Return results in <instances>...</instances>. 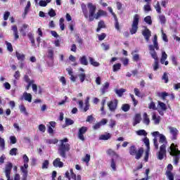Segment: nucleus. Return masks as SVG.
<instances>
[{"mask_svg": "<svg viewBox=\"0 0 180 180\" xmlns=\"http://www.w3.org/2000/svg\"><path fill=\"white\" fill-rule=\"evenodd\" d=\"M50 164V162L48 160H44L42 162L41 168L43 169H47L49 168V165Z\"/></svg>", "mask_w": 180, "mask_h": 180, "instance_id": "nucleus-35", "label": "nucleus"}, {"mask_svg": "<svg viewBox=\"0 0 180 180\" xmlns=\"http://www.w3.org/2000/svg\"><path fill=\"white\" fill-rule=\"evenodd\" d=\"M90 160H91V155L88 154H86L84 158H82V161H83V162H86V165H88Z\"/></svg>", "mask_w": 180, "mask_h": 180, "instance_id": "nucleus-33", "label": "nucleus"}, {"mask_svg": "<svg viewBox=\"0 0 180 180\" xmlns=\"http://www.w3.org/2000/svg\"><path fill=\"white\" fill-rule=\"evenodd\" d=\"M122 110L123 112H129V110H130V105H129V104H123L122 106Z\"/></svg>", "mask_w": 180, "mask_h": 180, "instance_id": "nucleus-42", "label": "nucleus"}, {"mask_svg": "<svg viewBox=\"0 0 180 180\" xmlns=\"http://www.w3.org/2000/svg\"><path fill=\"white\" fill-rule=\"evenodd\" d=\"M53 165L56 168H63V167H64V163L61 162V159L58 158L53 160Z\"/></svg>", "mask_w": 180, "mask_h": 180, "instance_id": "nucleus-12", "label": "nucleus"}, {"mask_svg": "<svg viewBox=\"0 0 180 180\" xmlns=\"http://www.w3.org/2000/svg\"><path fill=\"white\" fill-rule=\"evenodd\" d=\"M170 134L172 136L173 140H176V136H178V129L173 127H168Z\"/></svg>", "mask_w": 180, "mask_h": 180, "instance_id": "nucleus-11", "label": "nucleus"}, {"mask_svg": "<svg viewBox=\"0 0 180 180\" xmlns=\"http://www.w3.org/2000/svg\"><path fill=\"white\" fill-rule=\"evenodd\" d=\"M152 120L154 121L155 124H160V122L161 120L160 116L155 115V112L152 113Z\"/></svg>", "mask_w": 180, "mask_h": 180, "instance_id": "nucleus-18", "label": "nucleus"}, {"mask_svg": "<svg viewBox=\"0 0 180 180\" xmlns=\"http://www.w3.org/2000/svg\"><path fill=\"white\" fill-rule=\"evenodd\" d=\"M110 167L112 171H116V161L114 158L111 159Z\"/></svg>", "mask_w": 180, "mask_h": 180, "instance_id": "nucleus-39", "label": "nucleus"}, {"mask_svg": "<svg viewBox=\"0 0 180 180\" xmlns=\"http://www.w3.org/2000/svg\"><path fill=\"white\" fill-rule=\"evenodd\" d=\"M27 168H29L28 164H24L23 166H21L20 169L21 172H22V175H27Z\"/></svg>", "mask_w": 180, "mask_h": 180, "instance_id": "nucleus-22", "label": "nucleus"}, {"mask_svg": "<svg viewBox=\"0 0 180 180\" xmlns=\"http://www.w3.org/2000/svg\"><path fill=\"white\" fill-rule=\"evenodd\" d=\"M22 98L30 103L32 99V94L30 93L24 92L22 94Z\"/></svg>", "mask_w": 180, "mask_h": 180, "instance_id": "nucleus-16", "label": "nucleus"}, {"mask_svg": "<svg viewBox=\"0 0 180 180\" xmlns=\"http://www.w3.org/2000/svg\"><path fill=\"white\" fill-rule=\"evenodd\" d=\"M87 8L89 9V13L88 10H86V6L84 4L82 5V9L84 17L86 19L89 18V22H93L94 19H98L101 16H105L106 15V11L102 10L98 11L95 14V12H96V6L92 5V3H89Z\"/></svg>", "mask_w": 180, "mask_h": 180, "instance_id": "nucleus-1", "label": "nucleus"}, {"mask_svg": "<svg viewBox=\"0 0 180 180\" xmlns=\"http://www.w3.org/2000/svg\"><path fill=\"white\" fill-rule=\"evenodd\" d=\"M143 153H144V149L143 148H139L138 151H136V153L135 154L136 160H140Z\"/></svg>", "mask_w": 180, "mask_h": 180, "instance_id": "nucleus-19", "label": "nucleus"}, {"mask_svg": "<svg viewBox=\"0 0 180 180\" xmlns=\"http://www.w3.org/2000/svg\"><path fill=\"white\" fill-rule=\"evenodd\" d=\"M115 27L117 30H120V25L119 24V21H117V18L116 17H115Z\"/></svg>", "mask_w": 180, "mask_h": 180, "instance_id": "nucleus-57", "label": "nucleus"}, {"mask_svg": "<svg viewBox=\"0 0 180 180\" xmlns=\"http://www.w3.org/2000/svg\"><path fill=\"white\" fill-rule=\"evenodd\" d=\"M143 143L146 144L147 150L146 151V155H149L150 154V139L145 138L143 139Z\"/></svg>", "mask_w": 180, "mask_h": 180, "instance_id": "nucleus-17", "label": "nucleus"}, {"mask_svg": "<svg viewBox=\"0 0 180 180\" xmlns=\"http://www.w3.org/2000/svg\"><path fill=\"white\" fill-rule=\"evenodd\" d=\"M19 109L20 113H23V115H25V116H29V112H27L26 107H25L23 105H20Z\"/></svg>", "mask_w": 180, "mask_h": 180, "instance_id": "nucleus-25", "label": "nucleus"}, {"mask_svg": "<svg viewBox=\"0 0 180 180\" xmlns=\"http://www.w3.org/2000/svg\"><path fill=\"white\" fill-rule=\"evenodd\" d=\"M10 141L11 144H16L18 140L16 139V136H10Z\"/></svg>", "mask_w": 180, "mask_h": 180, "instance_id": "nucleus-51", "label": "nucleus"}, {"mask_svg": "<svg viewBox=\"0 0 180 180\" xmlns=\"http://www.w3.org/2000/svg\"><path fill=\"white\" fill-rule=\"evenodd\" d=\"M110 139V134H105L100 136V140H109Z\"/></svg>", "mask_w": 180, "mask_h": 180, "instance_id": "nucleus-38", "label": "nucleus"}, {"mask_svg": "<svg viewBox=\"0 0 180 180\" xmlns=\"http://www.w3.org/2000/svg\"><path fill=\"white\" fill-rule=\"evenodd\" d=\"M169 153L170 155H172V157H174V162L175 165H178V162H179L180 158V150L176 148V146H175L174 143L171 144Z\"/></svg>", "mask_w": 180, "mask_h": 180, "instance_id": "nucleus-5", "label": "nucleus"}, {"mask_svg": "<svg viewBox=\"0 0 180 180\" xmlns=\"http://www.w3.org/2000/svg\"><path fill=\"white\" fill-rule=\"evenodd\" d=\"M13 167V165H12L11 162H8L5 166L4 173L6 175V178H7V180H11V172Z\"/></svg>", "mask_w": 180, "mask_h": 180, "instance_id": "nucleus-7", "label": "nucleus"}, {"mask_svg": "<svg viewBox=\"0 0 180 180\" xmlns=\"http://www.w3.org/2000/svg\"><path fill=\"white\" fill-rule=\"evenodd\" d=\"M167 58H168V55H167V53H165V51H162V57L160 59L161 64H164V63H165V60H167Z\"/></svg>", "mask_w": 180, "mask_h": 180, "instance_id": "nucleus-27", "label": "nucleus"}, {"mask_svg": "<svg viewBox=\"0 0 180 180\" xmlns=\"http://www.w3.org/2000/svg\"><path fill=\"white\" fill-rule=\"evenodd\" d=\"M54 56V51L53 49L48 50V57L49 58H53Z\"/></svg>", "mask_w": 180, "mask_h": 180, "instance_id": "nucleus-52", "label": "nucleus"}, {"mask_svg": "<svg viewBox=\"0 0 180 180\" xmlns=\"http://www.w3.org/2000/svg\"><path fill=\"white\" fill-rule=\"evenodd\" d=\"M79 62L82 65H88V59L86 58V56L80 57Z\"/></svg>", "mask_w": 180, "mask_h": 180, "instance_id": "nucleus-23", "label": "nucleus"}, {"mask_svg": "<svg viewBox=\"0 0 180 180\" xmlns=\"http://www.w3.org/2000/svg\"><path fill=\"white\" fill-rule=\"evenodd\" d=\"M115 126H116V120L111 119L109 122V127H110V129H113Z\"/></svg>", "mask_w": 180, "mask_h": 180, "instance_id": "nucleus-50", "label": "nucleus"}, {"mask_svg": "<svg viewBox=\"0 0 180 180\" xmlns=\"http://www.w3.org/2000/svg\"><path fill=\"white\" fill-rule=\"evenodd\" d=\"M120 68H122V64L121 63H116V64L112 65L113 72H117V71H120Z\"/></svg>", "mask_w": 180, "mask_h": 180, "instance_id": "nucleus-26", "label": "nucleus"}, {"mask_svg": "<svg viewBox=\"0 0 180 180\" xmlns=\"http://www.w3.org/2000/svg\"><path fill=\"white\" fill-rule=\"evenodd\" d=\"M143 123L144 124H146L147 126H148L150 124V118L148 117V115H147V112H144L143 115Z\"/></svg>", "mask_w": 180, "mask_h": 180, "instance_id": "nucleus-21", "label": "nucleus"}, {"mask_svg": "<svg viewBox=\"0 0 180 180\" xmlns=\"http://www.w3.org/2000/svg\"><path fill=\"white\" fill-rule=\"evenodd\" d=\"M15 54L18 60H20V61H23V60H25V55H23L22 53L16 52Z\"/></svg>", "mask_w": 180, "mask_h": 180, "instance_id": "nucleus-40", "label": "nucleus"}, {"mask_svg": "<svg viewBox=\"0 0 180 180\" xmlns=\"http://www.w3.org/2000/svg\"><path fill=\"white\" fill-rule=\"evenodd\" d=\"M6 44L7 46V50H8V51H13V48L12 47V44L6 41Z\"/></svg>", "mask_w": 180, "mask_h": 180, "instance_id": "nucleus-54", "label": "nucleus"}, {"mask_svg": "<svg viewBox=\"0 0 180 180\" xmlns=\"http://www.w3.org/2000/svg\"><path fill=\"white\" fill-rule=\"evenodd\" d=\"M39 131L44 133V131H46V126L44 124H39Z\"/></svg>", "mask_w": 180, "mask_h": 180, "instance_id": "nucleus-55", "label": "nucleus"}, {"mask_svg": "<svg viewBox=\"0 0 180 180\" xmlns=\"http://www.w3.org/2000/svg\"><path fill=\"white\" fill-rule=\"evenodd\" d=\"M79 106L80 109H83L84 112H86L87 110H89V105H85V107L84 106V102L82 101H79Z\"/></svg>", "mask_w": 180, "mask_h": 180, "instance_id": "nucleus-24", "label": "nucleus"}, {"mask_svg": "<svg viewBox=\"0 0 180 180\" xmlns=\"http://www.w3.org/2000/svg\"><path fill=\"white\" fill-rule=\"evenodd\" d=\"M136 134L138 136H147V132H146V130L144 129H140L136 131Z\"/></svg>", "mask_w": 180, "mask_h": 180, "instance_id": "nucleus-43", "label": "nucleus"}, {"mask_svg": "<svg viewBox=\"0 0 180 180\" xmlns=\"http://www.w3.org/2000/svg\"><path fill=\"white\" fill-rule=\"evenodd\" d=\"M149 109H152L153 110H157V107L155 106V103L154 102H150L148 104V107Z\"/></svg>", "mask_w": 180, "mask_h": 180, "instance_id": "nucleus-45", "label": "nucleus"}, {"mask_svg": "<svg viewBox=\"0 0 180 180\" xmlns=\"http://www.w3.org/2000/svg\"><path fill=\"white\" fill-rule=\"evenodd\" d=\"M117 103H119V101H117V99H114L108 102L107 105L110 112H115V110L117 109Z\"/></svg>", "mask_w": 180, "mask_h": 180, "instance_id": "nucleus-9", "label": "nucleus"}, {"mask_svg": "<svg viewBox=\"0 0 180 180\" xmlns=\"http://www.w3.org/2000/svg\"><path fill=\"white\" fill-rule=\"evenodd\" d=\"M144 22L148 23V25H153V20H151V16L148 15L144 18Z\"/></svg>", "mask_w": 180, "mask_h": 180, "instance_id": "nucleus-41", "label": "nucleus"}, {"mask_svg": "<svg viewBox=\"0 0 180 180\" xmlns=\"http://www.w3.org/2000/svg\"><path fill=\"white\" fill-rule=\"evenodd\" d=\"M141 122V114H136L133 118V126H136L139 124Z\"/></svg>", "mask_w": 180, "mask_h": 180, "instance_id": "nucleus-15", "label": "nucleus"}, {"mask_svg": "<svg viewBox=\"0 0 180 180\" xmlns=\"http://www.w3.org/2000/svg\"><path fill=\"white\" fill-rule=\"evenodd\" d=\"M30 6H31L30 1H27V4L25 6V11H24V13H23L24 18H25L26 15H27V13L29 12V9H30Z\"/></svg>", "mask_w": 180, "mask_h": 180, "instance_id": "nucleus-31", "label": "nucleus"}, {"mask_svg": "<svg viewBox=\"0 0 180 180\" xmlns=\"http://www.w3.org/2000/svg\"><path fill=\"white\" fill-rule=\"evenodd\" d=\"M152 136H153V137H157V136H159V143L162 144L160 147V150L156 154L158 160L161 161L164 160V157L167 155V138L163 134H160L159 131L153 132Z\"/></svg>", "mask_w": 180, "mask_h": 180, "instance_id": "nucleus-2", "label": "nucleus"}, {"mask_svg": "<svg viewBox=\"0 0 180 180\" xmlns=\"http://www.w3.org/2000/svg\"><path fill=\"white\" fill-rule=\"evenodd\" d=\"M153 41V45H149L148 49L152 58L155 60V63L153 64V70L154 71H157V70L160 68V65L158 64V56H157V52H155V50L160 49V47L158 46V41H157V35L154 36Z\"/></svg>", "mask_w": 180, "mask_h": 180, "instance_id": "nucleus-3", "label": "nucleus"}, {"mask_svg": "<svg viewBox=\"0 0 180 180\" xmlns=\"http://www.w3.org/2000/svg\"><path fill=\"white\" fill-rule=\"evenodd\" d=\"M158 96L159 98H161L162 99H165V98H167V96H168V93L167 92H162V93H158Z\"/></svg>", "mask_w": 180, "mask_h": 180, "instance_id": "nucleus-46", "label": "nucleus"}, {"mask_svg": "<svg viewBox=\"0 0 180 180\" xmlns=\"http://www.w3.org/2000/svg\"><path fill=\"white\" fill-rule=\"evenodd\" d=\"M22 160H23L24 164H27V162H29V158L26 155H24L22 156Z\"/></svg>", "mask_w": 180, "mask_h": 180, "instance_id": "nucleus-62", "label": "nucleus"}, {"mask_svg": "<svg viewBox=\"0 0 180 180\" xmlns=\"http://www.w3.org/2000/svg\"><path fill=\"white\" fill-rule=\"evenodd\" d=\"M71 124H74V120H72L70 118H65V125L71 126Z\"/></svg>", "mask_w": 180, "mask_h": 180, "instance_id": "nucleus-47", "label": "nucleus"}, {"mask_svg": "<svg viewBox=\"0 0 180 180\" xmlns=\"http://www.w3.org/2000/svg\"><path fill=\"white\" fill-rule=\"evenodd\" d=\"M49 16H51V18H54V16H56V11L53 8H51L49 12Z\"/></svg>", "mask_w": 180, "mask_h": 180, "instance_id": "nucleus-60", "label": "nucleus"}, {"mask_svg": "<svg viewBox=\"0 0 180 180\" xmlns=\"http://www.w3.org/2000/svg\"><path fill=\"white\" fill-rule=\"evenodd\" d=\"M162 79L163 81H165V84H168V81H169V79H168V73L167 72H165L162 77Z\"/></svg>", "mask_w": 180, "mask_h": 180, "instance_id": "nucleus-44", "label": "nucleus"}, {"mask_svg": "<svg viewBox=\"0 0 180 180\" xmlns=\"http://www.w3.org/2000/svg\"><path fill=\"white\" fill-rule=\"evenodd\" d=\"M86 131H88V127H82L81 128H79L77 136L78 139L81 140V141H85V136H84V134H85Z\"/></svg>", "mask_w": 180, "mask_h": 180, "instance_id": "nucleus-8", "label": "nucleus"}, {"mask_svg": "<svg viewBox=\"0 0 180 180\" xmlns=\"http://www.w3.org/2000/svg\"><path fill=\"white\" fill-rule=\"evenodd\" d=\"M0 148H1V150L5 149V139L1 138V136H0Z\"/></svg>", "mask_w": 180, "mask_h": 180, "instance_id": "nucleus-48", "label": "nucleus"}, {"mask_svg": "<svg viewBox=\"0 0 180 180\" xmlns=\"http://www.w3.org/2000/svg\"><path fill=\"white\" fill-rule=\"evenodd\" d=\"M121 61L123 63V65H124L125 67L129 65V58H124L121 60Z\"/></svg>", "mask_w": 180, "mask_h": 180, "instance_id": "nucleus-53", "label": "nucleus"}, {"mask_svg": "<svg viewBox=\"0 0 180 180\" xmlns=\"http://www.w3.org/2000/svg\"><path fill=\"white\" fill-rule=\"evenodd\" d=\"M158 19L161 25H165V22H167V19L165 18V16L164 15H160L158 17Z\"/></svg>", "mask_w": 180, "mask_h": 180, "instance_id": "nucleus-37", "label": "nucleus"}, {"mask_svg": "<svg viewBox=\"0 0 180 180\" xmlns=\"http://www.w3.org/2000/svg\"><path fill=\"white\" fill-rule=\"evenodd\" d=\"M79 70L81 71L80 73L78 74L77 77H79V79L80 82H84L85 81V79L86 78V75H85V70L84 68H79Z\"/></svg>", "mask_w": 180, "mask_h": 180, "instance_id": "nucleus-13", "label": "nucleus"}, {"mask_svg": "<svg viewBox=\"0 0 180 180\" xmlns=\"http://www.w3.org/2000/svg\"><path fill=\"white\" fill-rule=\"evenodd\" d=\"M18 148H13L10 150V155H16Z\"/></svg>", "mask_w": 180, "mask_h": 180, "instance_id": "nucleus-58", "label": "nucleus"}, {"mask_svg": "<svg viewBox=\"0 0 180 180\" xmlns=\"http://www.w3.org/2000/svg\"><path fill=\"white\" fill-rule=\"evenodd\" d=\"M124 92H126V89H115V94H117L120 97L123 96V94H124Z\"/></svg>", "mask_w": 180, "mask_h": 180, "instance_id": "nucleus-29", "label": "nucleus"}, {"mask_svg": "<svg viewBox=\"0 0 180 180\" xmlns=\"http://www.w3.org/2000/svg\"><path fill=\"white\" fill-rule=\"evenodd\" d=\"M46 143L48 144H56V143H58V140H57L56 139H48V140H46Z\"/></svg>", "mask_w": 180, "mask_h": 180, "instance_id": "nucleus-49", "label": "nucleus"}, {"mask_svg": "<svg viewBox=\"0 0 180 180\" xmlns=\"http://www.w3.org/2000/svg\"><path fill=\"white\" fill-rule=\"evenodd\" d=\"M137 150H136V146H133L129 148L130 155H136Z\"/></svg>", "mask_w": 180, "mask_h": 180, "instance_id": "nucleus-36", "label": "nucleus"}, {"mask_svg": "<svg viewBox=\"0 0 180 180\" xmlns=\"http://www.w3.org/2000/svg\"><path fill=\"white\" fill-rule=\"evenodd\" d=\"M28 37L32 44H34V37L32 34V33L28 34Z\"/></svg>", "mask_w": 180, "mask_h": 180, "instance_id": "nucleus-59", "label": "nucleus"}, {"mask_svg": "<svg viewBox=\"0 0 180 180\" xmlns=\"http://www.w3.org/2000/svg\"><path fill=\"white\" fill-rule=\"evenodd\" d=\"M105 37H106V34L103 33V34L98 35V40H100V41L104 40Z\"/></svg>", "mask_w": 180, "mask_h": 180, "instance_id": "nucleus-64", "label": "nucleus"}, {"mask_svg": "<svg viewBox=\"0 0 180 180\" xmlns=\"http://www.w3.org/2000/svg\"><path fill=\"white\" fill-rule=\"evenodd\" d=\"M166 176L169 180H174V174L169 170L166 171Z\"/></svg>", "mask_w": 180, "mask_h": 180, "instance_id": "nucleus-34", "label": "nucleus"}, {"mask_svg": "<svg viewBox=\"0 0 180 180\" xmlns=\"http://www.w3.org/2000/svg\"><path fill=\"white\" fill-rule=\"evenodd\" d=\"M107 154L108 155H111V157H116V158H119V155L117 154L113 150L109 149L107 150Z\"/></svg>", "mask_w": 180, "mask_h": 180, "instance_id": "nucleus-28", "label": "nucleus"}, {"mask_svg": "<svg viewBox=\"0 0 180 180\" xmlns=\"http://www.w3.org/2000/svg\"><path fill=\"white\" fill-rule=\"evenodd\" d=\"M68 141V139L60 140V144L59 145L58 148V154L60 155V157H63V158H65L67 157L65 153H67V151H70V144L65 143Z\"/></svg>", "mask_w": 180, "mask_h": 180, "instance_id": "nucleus-4", "label": "nucleus"}, {"mask_svg": "<svg viewBox=\"0 0 180 180\" xmlns=\"http://www.w3.org/2000/svg\"><path fill=\"white\" fill-rule=\"evenodd\" d=\"M142 34L144 37L146 41H148L150 40V37H151V31L150 30L146 28L143 32Z\"/></svg>", "mask_w": 180, "mask_h": 180, "instance_id": "nucleus-14", "label": "nucleus"}, {"mask_svg": "<svg viewBox=\"0 0 180 180\" xmlns=\"http://www.w3.org/2000/svg\"><path fill=\"white\" fill-rule=\"evenodd\" d=\"M158 109L159 112V115L161 116L164 115V112L167 110V105L161 101L158 102Z\"/></svg>", "mask_w": 180, "mask_h": 180, "instance_id": "nucleus-10", "label": "nucleus"}, {"mask_svg": "<svg viewBox=\"0 0 180 180\" xmlns=\"http://www.w3.org/2000/svg\"><path fill=\"white\" fill-rule=\"evenodd\" d=\"M154 8H155L156 12H158V13H162L161 6L160 5V1L156 2V4L154 5Z\"/></svg>", "mask_w": 180, "mask_h": 180, "instance_id": "nucleus-30", "label": "nucleus"}, {"mask_svg": "<svg viewBox=\"0 0 180 180\" xmlns=\"http://www.w3.org/2000/svg\"><path fill=\"white\" fill-rule=\"evenodd\" d=\"M105 28V22L103 21H99L98 24V28L96 30V32H101V29Z\"/></svg>", "mask_w": 180, "mask_h": 180, "instance_id": "nucleus-32", "label": "nucleus"}, {"mask_svg": "<svg viewBox=\"0 0 180 180\" xmlns=\"http://www.w3.org/2000/svg\"><path fill=\"white\" fill-rule=\"evenodd\" d=\"M140 22V15L136 14L134 15L131 27L130 29L131 34H136L139 30V22Z\"/></svg>", "mask_w": 180, "mask_h": 180, "instance_id": "nucleus-6", "label": "nucleus"}, {"mask_svg": "<svg viewBox=\"0 0 180 180\" xmlns=\"http://www.w3.org/2000/svg\"><path fill=\"white\" fill-rule=\"evenodd\" d=\"M99 123H100L101 126H105V124H106L108 123V120L103 118L101 120V122H99Z\"/></svg>", "mask_w": 180, "mask_h": 180, "instance_id": "nucleus-63", "label": "nucleus"}, {"mask_svg": "<svg viewBox=\"0 0 180 180\" xmlns=\"http://www.w3.org/2000/svg\"><path fill=\"white\" fill-rule=\"evenodd\" d=\"M153 144L154 147L156 150H158V140L157 139L156 137L153 139Z\"/></svg>", "mask_w": 180, "mask_h": 180, "instance_id": "nucleus-56", "label": "nucleus"}, {"mask_svg": "<svg viewBox=\"0 0 180 180\" xmlns=\"http://www.w3.org/2000/svg\"><path fill=\"white\" fill-rule=\"evenodd\" d=\"M10 15H11V13L9 11L5 12L4 15V20H6L7 19H8Z\"/></svg>", "mask_w": 180, "mask_h": 180, "instance_id": "nucleus-61", "label": "nucleus"}, {"mask_svg": "<svg viewBox=\"0 0 180 180\" xmlns=\"http://www.w3.org/2000/svg\"><path fill=\"white\" fill-rule=\"evenodd\" d=\"M89 60L91 65H93V67H99V65H101V64L98 62H96L92 57H89Z\"/></svg>", "mask_w": 180, "mask_h": 180, "instance_id": "nucleus-20", "label": "nucleus"}]
</instances>
